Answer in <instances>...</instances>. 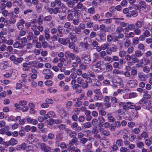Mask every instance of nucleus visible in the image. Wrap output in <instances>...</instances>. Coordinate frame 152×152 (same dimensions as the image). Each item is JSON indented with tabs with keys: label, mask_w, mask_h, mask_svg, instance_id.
I'll return each mask as SVG.
<instances>
[{
	"label": "nucleus",
	"mask_w": 152,
	"mask_h": 152,
	"mask_svg": "<svg viewBox=\"0 0 152 152\" xmlns=\"http://www.w3.org/2000/svg\"><path fill=\"white\" fill-rule=\"evenodd\" d=\"M75 82L83 89L87 88L88 87V82L84 80L81 77H79L75 79Z\"/></svg>",
	"instance_id": "nucleus-1"
},
{
	"label": "nucleus",
	"mask_w": 152,
	"mask_h": 152,
	"mask_svg": "<svg viewBox=\"0 0 152 152\" xmlns=\"http://www.w3.org/2000/svg\"><path fill=\"white\" fill-rule=\"evenodd\" d=\"M42 73L45 75V78L46 79L52 78L53 75L52 72L48 69H44L42 71Z\"/></svg>",
	"instance_id": "nucleus-2"
},
{
	"label": "nucleus",
	"mask_w": 152,
	"mask_h": 152,
	"mask_svg": "<svg viewBox=\"0 0 152 152\" xmlns=\"http://www.w3.org/2000/svg\"><path fill=\"white\" fill-rule=\"evenodd\" d=\"M47 10L48 12L50 14H53L54 15H57L60 13L61 12L60 7L58 6L54 8H48Z\"/></svg>",
	"instance_id": "nucleus-3"
},
{
	"label": "nucleus",
	"mask_w": 152,
	"mask_h": 152,
	"mask_svg": "<svg viewBox=\"0 0 152 152\" xmlns=\"http://www.w3.org/2000/svg\"><path fill=\"white\" fill-rule=\"evenodd\" d=\"M40 148L42 151L44 152H50L51 150V148L44 143H42L40 144Z\"/></svg>",
	"instance_id": "nucleus-4"
},
{
	"label": "nucleus",
	"mask_w": 152,
	"mask_h": 152,
	"mask_svg": "<svg viewBox=\"0 0 152 152\" xmlns=\"http://www.w3.org/2000/svg\"><path fill=\"white\" fill-rule=\"evenodd\" d=\"M110 49H107L106 51L108 54H111L112 52H115L117 50V47L115 44H112Z\"/></svg>",
	"instance_id": "nucleus-5"
},
{
	"label": "nucleus",
	"mask_w": 152,
	"mask_h": 152,
	"mask_svg": "<svg viewBox=\"0 0 152 152\" xmlns=\"http://www.w3.org/2000/svg\"><path fill=\"white\" fill-rule=\"evenodd\" d=\"M81 58L82 60L84 61V62L85 64H89L91 61L90 56L87 55H83L82 56Z\"/></svg>",
	"instance_id": "nucleus-6"
},
{
	"label": "nucleus",
	"mask_w": 152,
	"mask_h": 152,
	"mask_svg": "<svg viewBox=\"0 0 152 152\" xmlns=\"http://www.w3.org/2000/svg\"><path fill=\"white\" fill-rule=\"evenodd\" d=\"M78 1L79 0H69L66 4L68 8H73Z\"/></svg>",
	"instance_id": "nucleus-7"
},
{
	"label": "nucleus",
	"mask_w": 152,
	"mask_h": 152,
	"mask_svg": "<svg viewBox=\"0 0 152 152\" xmlns=\"http://www.w3.org/2000/svg\"><path fill=\"white\" fill-rule=\"evenodd\" d=\"M65 57L66 58H69L70 60H73L75 59L76 56L74 54L70 53L69 51H67L65 52Z\"/></svg>",
	"instance_id": "nucleus-8"
},
{
	"label": "nucleus",
	"mask_w": 152,
	"mask_h": 152,
	"mask_svg": "<svg viewBox=\"0 0 152 152\" xmlns=\"http://www.w3.org/2000/svg\"><path fill=\"white\" fill-rule=\"evenodd\" d=\"M127 84L130 87L134 88L137 86V81L135 80H129L128 81Z\"/></svg>",
	"instance_id": "nucleus-9"
},
{
	"label": "nucleus",
	"mask_w": 152,
	"mask_h": 152,
	"mask_svg": "<svg viewBox=\"0 0 152 152\" xmlns=\"http://www.w3.org/2000/svg\"><path fill=\"white\" fill-rule=\"evenodd\" d=\"M138 77L140 81H145L148 78V76L143 72H140L138 73Z\"/></svg>",
	"instance_id": "nucleus-10"
},
{
	"label": "nucleus",
	"mask_w": 152,
	"mask_h": 152,
	"mask_svg": "<svg viewBox=\"0 0 152 152\" xmlns=\"http://www.w3.org/2000/svg\"><path fill=\"white\" fill-rule=\"evenodd\" d=\"M131 104V102H120L119 105L122 106L124 110L126 111L128 110L129 109V105Z\"/></svg>",
	"instance_id": "nucleus-11"
},
{
	"label": "nucleus",
	"mask_w": 152,
	"mask_h": 152,
	"mask_svg": "<svg viewBox=\"0 0 152 152\" xmlns=\"http://www.w3.org/2000/svg\"><path fill=\"white\" fill-rule=\"evenodd\" d=\"M107 121L109 122H114L115 119L111 113H107L106 115Z\"/></svg>",
	"instance_id": "nucleus-12"
},
{
	"label": "nucleus",
	"mask_w": 152,
	"mask_h": 152,
	"mask_svg": "<svg viewBox=\"0 0 152 152\" xmlns=\"http://www.w3.org/2000/svg\"><path fill=\"white\" fill-rule=\"evenodd\" d=\"M76 83L75 79L71 80V84L72 85V87L73 90H77L80 86L79 84Z\"/></svg>",
	"instance_id": "nucleus-13"
},
{
	"label": "nucleus",
	"mask_w": 152,
	"mask_h": 152,
	"mask_svg": "<svg viewBox=\"0 0 152 152\" xmlns=\"http://www.w3.org/2000/svg\"><path fill=\"white\" fill-rule=\"evenodd\" d=\"M68 37L70 38L72 41L76 42L77 41V37L74 33L72 32L69 33L68 35Z\"/></svg>",
	"instance_id": "nucleus-14"
},
{
	"label": "nucleus",
	"mask_w": 152,
	"mask_h": 152,
	"mask_svg": "<svg viewBox=\"0 0 152 152\" xmlns=\"http://www.w3.org/2000/svg\"><path fill=\"white\" fill-rule=\"evenodd\" d=\"M9 66V64L7 61H4L3 63L0 64V68L2 70L6 69L7 67Z\"/></svg>",
	"instance_id": "nucleus-15"
},
{
	"label": "nucleus",
	"mask_w": 152,
	"mask_h": 152,
	"mask_svg": "<svg viewBox=\"0 0 152 152\" xmlns=\"http://www.w3.org/2000/svg\"><path fill=\"white\" fill-rule=\"evenodd\" d=\"M25 21L23 19H21L20 22L17 24V26L18 29L19 30H23L24 27L23 24L25 23Z\"/></svg>",
	"instance_id": "nucleus-16"
},
{
	"label": "nucleus",
	"mask_w": 152,
	"mask_h": 152,
	"mask_svg": "<svg viewBox=\"0 0 152 152\" xmlns=\"http://www.w3.org/2000/svg\"><path fill=\"white\" fill-rule=\"evenodd\" d=\"M26 119L27 122L29 123H30L34 125L37 124V121L34 119H33L31 117L26 118Z\"/></svg>",
	"instance_id": "nucleus-17"
},
{
	"label": "nucleus",
	"mask_w": 152,
	"mask_h": 152,
	"mask_svg": "<svg viewBox=\"0 0 152 152\" xmlns=\"http://www.w3.org/2000/svg\"><path fill=\"white\" fill-rule=\"evenodd\" d=\"M100 132L105 136H107L110 135V132L108 130H106L102 128H100L99 129Z\"/></svg>",
	"instance_id": "nucleus-18"
},
{
	"label": "nucleus",
	"mask_w": 152,
	"mask_h": 152,
	"mask_svg": "<svg viewBox=\"0 0 152 152\" xmlns=\"http://www.w3.org/2000/svg\"><path fill=\"white\" fill-rule=\"evenodd\" d=\"M36 139L35 135L34 134H29L28 137V141L31 143H32L35 141Z\"/></svg>",
	"instance_id": "nucleus-19"
},
{
	"label": "nucleus",
	"mask_w": 152,
	"mask_h": 152,
	"mask_svg": "<svg viewBox=\"0 0 152 152\" xmlns=\"http://www.w3.org/2000/svg\"><path fill=\"white\" fill-rule=\"evenodd\" d=\"M98 119L99 121L98 125L100 127L102 126L105 122L104 118L103 116H99L98 117Z\"/></svg>",
	"instance_id": "nucleus-20"
},
{
	"label": "nucleus",
	"mask_w": 152,
	"mask_h": 152,
	"mask_svg": "<svg viewBox=\"0 0 152 152\" xmlns=\"http://www.w3.org/2000/svg\"><path fill=\"white\" fill-rule=\"evenodd\" d=\"M44 35L46 39H48L50 37V34H49L50 31L48 28H46L44 30Z\"/></svg>",
	"instance_id": "nucleus-21"
},
{
	"label": "nucleus",
	"mask_w": 152,
	"mask_h": 152,
	"mask_svg": "<svg viewBox=\"0 0 152 152\" xmlns=\"http://www.w3.org/2000/svg\"><path fill=\"white\" fill-rule=\"evenodd\" d=\"M28 105L30 107V113L31 114L35 113L36 112V111L34 109L35 107L34 104L33 103H29Z\"/></svg>",
	"instance_id": "nucleus-22"
},
{
	"label": "nucleus",
	"mask_w": 152,
	"mask_h": 152,
	"mask_svg": "<svg viewBox=\"0 0 152 152\" xmlns=\"http://www.w3.org/2000/svg\"><path fill=\"white\" fill-rule=\"evenodd\" d=\"M15 73L14 75L15 77H16L18 75L17 71L15 70H13L12 73H7L4 75V76L6 77H9L12 76V74L14 73Z\"/></svg>",
	"instance_id": "nucleus-23"
},
{
	"label": "nucleus",
	"mask_w": 152,
	"mask_h": 152,
	"mask_svg": "<svg viewBox=\"0 0 152 152\" xmlns=\"http://www.w3.org/2000/svg\"><path fill=\"white\" fill-rule=\"evenodd\" d=\"M118 34V35L115 36L113 39V41L114 42L118 41L120 39H122L124 37V35L123 34L121 33Z\"/></svg>",
	"instance_id": "nucleus-24"
},
{
	"label": "nucleus",
	"mask_w": 152,
	"mask_h": 152,
	"mask_svg": "<svg viewBox=\"0 0 152 152\" xmlns=\"http://www.w3.org/2000/svg\"><path fill=\"white\" fill-rule=\"evenodd\" d=\"M14 48H23L22 44L18 41L15 42L13 45Z\"/></svg>",
	"instance_id": "nucleus-25"
},
{
	"label": "nucleus",
	"mask_w": 152,
	"mask_h": 152,
	"mask_svg": "<svg viewBox=\"0 0 152 152\" xmlns=\"http://www.w3.org/2000/svg\"><path fill=\"white\" fill-rule=\"evenodd\" d=\"M102 62L100 61H97L96 64L95 65V66L96 68H99L100 70L103 71L105 70V68L101 67V66L102 65Z\"/></svg>",
	"instance_id": "nucleus-26"
},
{
	"label": "nucleus",
	"mask_w": 152,
	"mask_h": 152,
	"mask_svg": "<svg viewBox=\"0 0 152 152\" xmlns=\"http://www.w3.org/2000/svg\"><path fill=\"white\" fill-rule=\"evenodd\" d=\"M106 69L108 72H110L113 69V67L111 64L106 63L105 64Z\"/></svg>",
	"instance_id": "nucleus-27"
},
{
	"label": "nucleus",
	"mask_w": 152,
	"mask_h": 152,
	"mask_svg": "<svg viewBox=\"0 0 152 152\" xmlns=\"http://www.w3.org/2000/svg\"><path fill=\"white\" fill-rule=\"evenodd\" d=\"M65 132L67 134H69V136L71 138L74 137V132H72L71 129L67 128V129H65Z\"/></svg>",
	"instance_id": "nucleus-28"
},
{
	"label": "nucleus",
	"mask_w": 152,
	"mask_h": 152,
	"mask_svg": "<svg viewBox=\"0 0 152 152\" xmlns=\"http://www.w3.org/2000/svg\"><path fill=\"white\" fill-rule=\"evenodd\" d=\"M78 141L77 138L76 137H74L71 140L69 141V142L68 145H72L75 143H77Z\"/></svg>",
	"instance_id": "nucleus-29"
},
{
	"label": "nucleus",
	"mask_w": 152,
	"mask_h": 152,
	"mask_svg": "<svg viewBox=\"0 0 152 152\" xmlns=\"http://www.w3.org/2000/svg\"><path fill=\"white\" fill-rule=\"evenodd\" d=\"M88 13L89 15H93L95 13V10L94 7L88 8Z\"/></svg>",
	"instance_id": "nucleus-30"
},
{
	"label": "nucleus",
	"mask_w": 152,
	"mask_h": 152,
	"mask_svg": "<svg viewBox=\"0 0 152 152\" xmlns=\"http://www.w3.org/2000/svg\"><path fill=\"white\" fill-rule=\"evenodd\" d=\"M1 5L2 6H4V7L2 8V9H5L6 6L8 8H11L12 5V2L10 1H8L6 3V4H2Z\"/></svg>",
	"instance_id": "nucleus-31"
},
{
	"label": "nucleus",
	"mask_w": 152,
	"mask_h": 152,
	"mask_svg": "<svg viewBox=\"0 0 152 152\" xmlns=\"http://www.w3.org/2000/svg\"><path fill=\"white\" fill-rule=\"evenodd\" d=\"M23 60V58L22 57L16 58L15 61H13L14 64L17 65L19 63H21Z\"/></svg>",
	"instance_id": "nucleus-32"
},
{
	"label": "nucleus",
	"mask_w": 152,
	"mask_h": 152,
	"mask_svg": "<svg viewBox=\"0 0 152 152\" xmlns=\"http://www.w3.org/2000/svg\"><path fill=\"white\" fill-rule=\"evenodd\" d=\"M131 76V79H133L134 78V76L137 75V70L134 69H132L130 73Z\"/></svg>",
	"instance_id": "nucleus-33"
},
{
	"label": "nucleus",
	"mask_w": 152,
	"mask_h": 152,
	"mask_svg": "<svg viewBox=\"0 0 152 152\" xmlns=\"http://www.w3.org/2000/svg\"><path fill=\"white\" fill-rule=\"evenodd\" d=\"M82 127L85 128H89L91 126V124L89 122H87L82 124Z\"/></svg>",
	"instance_id": "nucleus-34"
},
{
	"label": "nucleus",
	"mask_w": 152,
	"mask_h": 152,
	"mask_svg": "<svg viewBox=\"0 0 152 152\" xmlns=\"http://www.w3.org/2000/svg\"><path fill=\"white\" fill-rule=\"evenodd\" d=\"M52 19V17L51 15H48L45 16L43 18V20L46 22H49L51 21Z\"/></svg>",
	"instance_id": "nucleus-35"
},
{
	"label": "nucleus",
	"mask_w": 152,
	"mask_h": 152,
	"mask_svg": "<svg viewBox=\"0 0 152 152\" xmlns=\"http://www.w3.org/2000/svg\"><path fill=\"white\" fill-rule=\"evenodd\" d=\"M146 7V4L144 1H141L139 3V7L140 8H143L145 9Z\"/></svg>",
	"instance_id": "nucleus-36"
},
{
	"label": "nucleus",
	"mask_w": 152,
	"mask_h": 152,
	"mask_svg": "<svg viewBox=\"0 0 152 152\" xmlns=\"http://www.w3.org/2000/svg\"><path fill=\"white\" fill-rule=\"evenodd\" d=\"M102 144L105 148H107L110 145V142L109 141L106 140H103L102 142Z\"/></svg>",
	"instance_id": "nucleus-37"
},
{
	"label": "nucleus",
	"mask_w": 152,
	"mask_h": 152,
	"mask_svg": "<svg viewBox=\"0 0 152 152\" xmlns=\"http://www.w3.org/2000/svg\"><path fill=\"white\" fill-rule=\"evenodd\" d=\"M58 41L59 43L63 45H67V43L66 42L65 39L59 38L58 39Z\"/></svg>",
	"instance_id": "nucleus-38"
},
{
	"label": "nucleus",
	"mask_w": 152,
	"mask_h": 152,
	"mask_svg": "<svg viewBox=\"0 0 152 152\" xmlns=\"http://www.w3.org/2000/svg\"><path fill=\"white\" fill-rule=\"evenodd\" d=\"M136 145L138 148L139 149H141L144 148V144L142 142L139 141L136 143Z\"/></svg>",
	"instance_id": "nucleus-39"
},
{
	"label": "nucleus",
	"mask_w": 152,
	"mask_h": 152,
	"mask_svg": "<svg viewBox=\"0 0 152 152\" xmlns=\"http://www.w3.org/2000/svg\"><path fill=\"white\" fill-rule=\"evenodd\" d=\"M10 143L11 145L13 146L16 145L17 142V140L14 138H11L10 140Z\"/></svg>",
	"instance_id": "nucleus-40"
},
{
	"label": "nucleus",
	"mask_w": 152,
	"mask_h": 152,
	"mask_svg": "<svg viewBox=\"0 0 152 152\" xmlns=\"http://www.w3.org/2000/svg\"><path fill=\"white\" fill-rule=\"evenodd\" d=\"M134 33L132 32H130L128 34H126L125 35L126 37L128 38H133L134 37Z\"/></svg>",
	"instance_id": "nucleus-41"
},
{
	"label": "nucleus",
	"mask_w": 152,
	"mask_h": 152,
	"mask_svg": "<svg viewBox=\"0 0 152 152\" xmlns=\"http://www.w3.org/2000/svg\"><path fill=\"white\" fill-rule=\"evenodd\" d=\"M136 28H140L142 26V23L140 20L137 21L135 23V25Z\"/></svg>",
	"instance_id": "nucleus-42"
},
{
	"label": "nucleus",
	"mask_w": 152,
	"mask_h": 152,
	"mask_svg": "<svg viewBox=\"0 0 152 152\" xmlns=\"http://www.w3.org/2000/svg\"><path fill=\"white\" fill-rule=\"evenodd\" d=\"M134 33L135 35H139L141 33V31L139 28H135L134 30Z\"/></svg>",
	"instance_id": "nucleus-43"
},
{
	"label": "nucleus",
	"mask_w": 152,
	"mask_h": 152,
	"mask_svg": "<svg viewBox=\"0 0 152 152\" xmlns=\"http://www.w3.org/2000/svg\"><path fill=\"white\" fill-rule=\"evenodd\" d=\"M142 69L143 72L146 73H149L150 70V68L147 66L143 67Z\"/></svg>",
	"instance_id": "nucleus-44"
},
{
	"label": "nucleus",
	"mask_w": 152,
	"mask_h": 152,
	"mask_svg": "<svg viewBox=\"0 0 152 152\" xmlns=\"http://www.w3.org/2000/svg\"><path fill=\"white\" fill-rule=\"evenodd\" d=\"M103 98V96L102 95H95L94 97V99L95 100L98 101L102 99Z\"/></svg>",
	"instance_id": "nucleus-45"
},
{
	"label": "nucleus",
	"mask_w": 152,
	"mask_h": 152,
	"mask_svg": "<svg viewBox=\"0 0 152 152\" xmlns=\"http://www.w3.org/2000/svg\"><path fill=\"white\" fill-rule=\"evenodd\" d=\"M135 56L136 57L140 58V57L141 56H142L143 55V53H142L141 51L139 50H136L135 52Z\"/></svg>",
	"instance_id": "nucleus-46"
},
{
	"label": "nucleus",
	"mask_w": 152,
	"mask_h": 152,
	"mask_svg": "<svg viewBox=\"0 0 152 152\" xmlns=\"http://www.w3.org/2000/svg\"><path fill=\"white\" fill-rule=\"evenodd\" d=\"M123 72V71H119L118 69H114L113 71V74L115 75L122 74Z\"/></svg>",
	"instance_id": "nucleus-47"
},
{
	"label": "nucleus",
	"mask_w": 152,
	"mask_h": 152,
	"mask_svg": "<svg viewBox=\"0 0 152 152\" xmlns=\"http://www.w3.org/2000/svg\"><path fill=\"white\" fill-rule=\"evenodd\" d=\"M7 48V47L5 45L3 44L0 46V53H1L5 51Z\"/></svg>",
	"instance_id": "nucleus-48"
},
{
	"label": "nucleus",
	"mask_w": 152,
	"mask_h": 152,
	"mask_svg": "<svg viewBox=\"0 0 152 152\" xmlns=\"http://www.w3.org/2000/svg\"><path fill=\"white\" fill-rule=\"evenodd\" d=\"M75 42H74V41H71L70 43H69L68 46L69 48L71 49H75L76 48V47H75Z\"/></svg>",
	"instance_id": "nucleus-49"
},
{
	"label": "nucleus",
	"mask_w": 152,
	"mask_h": 152,
	"mask_svg": "<svg viewBox=\"0 0 152 152\" xmlns=\"http://www.w3.org/2000/svg\"><path fill=\"white\" fill-rule=\"evenodd\" d=\"M74 31L76 34H79L81 32L80 28L79 27H76L74 29Z\"/></svg>",
	"instance_id": "nucleus-50"
},
{
	"label": "nucleus",
	"mask_w": 152,
	"mask_h": 152,
	"mask_svg": "<svg viewBox=\"0 0 152 152\" xmlns=\"http://www.w3.org/2000/svg\"><path fill=\"white\" fill-rule=\"evenodd\" d=\"M34 33L32 32L29 31L28 33L27 38L28 40H31L32 39V37Z\"/></svg>",
	"instance_id": "nucleus-51"
},
{
	"label": "nucleus",
	"mask_w": 152,
	"mask_h": 152,
	"mask_svg": "<svg viewBox=\"0 0 152 152\" xmlns=\"http://www.w3.org/2000/svg\"><path fill=\"white\" fill-rule=\"evenodd\" d=\"M87 74L88 76L92 77L93 78H95L96 76V75L92 71L90 70L88 71Z\"/></svg>",
	"instance_id": "nucleus-52"
},
{
	"label": "nucleus",
	"mask_w": 152,
	"mask_h": 152,
	"mask_svg": "<svg viewBox=\"0 0 152 152\" xmlns=\"http://www.w3.org/2000/svg\"><path fill=\"white\" fill-rule=\"evenodd\" d=\"M104 61H107L109 62H112V58L111 57L108 56H105L104 58Z\"/></svg>",
	"instance_id": "nucleus-53"
},
{
	"label": "nucleus",
	"mask_w": 152,
	"mask_h": 152,
	"mask_svg": "<svg viewBox=\"0 0 152 152\" xmlns=\"http://www.w3.org/2000/svg\"><path fill=\"white\" fill-rule=\"evenodd\" d=\"M123 74L126 77L131 79V76L130 73L129 72L125 71L123 72Z\"/></svg>",
	"instance_id": "nucleus-54"
},
{
	"label": "nucleus",
	"mask_w": 152,
	"mask_h": 152,
	"mask_svg": "<svg viewBox=\"0 0 152 152\" xmlns=\"http://www.w3.org/2000/svg\"><path fill=\"white\" fill-rule=\"evenodd\" d=\"M48 138L50 140L53 139L55 137V135L52 133H49L47 135Z\"/></svg>",
	"instance_id": "nucleus-55"
},
{
	"label": "nucleus",
	"mask_w": 152,
	"mask_h": 152,
	"mask_svg": "<svg viewBox=\"0 0 152 152\" xmlns=\"http://www.w3.org/2000/svg\"><path fill=\"white\" fill-rule=\"evenodd\" d=\"M116 143L118 146L120 147L122 146L123 145V141L122 140L120 139H118L116 140Z\"/></svg>",
	"instance_id": "nucleus-56"
},
{
	"label": "nucleus",
	"mask_w": 152,
	"mask_h": 152,
	"mask_svg": "<svg viewBox=\"0 0 152 152\" xmlns=\"http://www.w3.org/2000/svg\"><path fill=\"white\" fill-rule=\"evenodd\" d=\"M102 50H105L106 49H108V48L109 46V45L107 43H104L101 46Z\"/></svg>",
	"instance_id": "nucleus-57"
},
{
	"label": "nucleus",
	"mask_w": 152,
	"mask_h": 152,
	"mask_svg": "<svg viewBox=\"0 0 152 152\" xmlns=\"http://www.w3.org/2000/svg\"><path fill=\"white\" fill-rule=\"evenodd\" d=\"M99 114L101 116H103L106 115L107 113L106 112L102 110H99Z\"/></svg>",
	"instance_id": "nucleus-58"
},
{
	"label": "nucleus",
	"mask_w": 152,
	"mask_h": 152,
	"mask_svg": "<svg viewBox=\"0 0 152 152\" xmlns=\"http://www.w3.org/2000/svg\"><path fill=\"white\" fill-rule=\"evenodd\" d=\"M88 141V139L84 137L80 139V142L82 145H84Z\"/></svg>",
	"instance_id": "nucleus-59"
},
{
	"label": "nucleus",
	"mask_w": 152,
	"mask_h": 152,
	"mask_svg": "<svg viewBox=\"0 0 152 152\" xmlns=\"http://www.w3.org/2000/svg\"><path fill=\"white\" fill-rule=\"evenodd\" d=\"M126 54V52L125 50H121L119 53V55L120 57H123L125 56Z\"/></svg>",
	"instance_id": "nucleus-60"
},
{
	"label": "nucleus",
	"mask_w": 152,
	"mask_h": 152,
	"mask_svg": "<svg viewBox=\"0 0 152 152\" xmlns=\"http://www.w3.org/2000/svg\"><path fill=\"white\" fill-rule=\"evenodd\" d=\"M139 42V39L137 37H135L132 40V43L135 45L137 44Z\"/></svg>",
	"instance_id": "nucleus-61"
},
{
	"label": "nucleus",
	"mask_w": 152,
	"mask_h": 152,
	"mask_svg": "<svg viewBox=\"0 0 152 152\" xmlns=\"http://www.w3.org/2000/svg\"><path fill=\"white\" fill-rule=\"evenodd\" d=\"M140 104L142 105H146L147 103V101H146L144 99H142L139 102Z\"/></svg>",
	"instance_id": "nucleus-62"
},
{
	"label": "nucleus",
	"mask_w": 152,
	"mask_h": 152,
	"mask_svg": "<svg viewBox=\"0 0 152 152\" xmlns=\"http://www.w3.org/2000/svg\"><path fill=\"white\" fill-rule=\"evenodd\" d=\"M80 68L82 70H85L88 69V67L86 65L84 64H80L79 66Z\"/></svg>",
	"instance_id": "nucleus-63"
},
{
	"label": "nucleus",
	"mask_w": 152,
	"mask_h": 152,
	"mask_svg": "<svg viewBox=\"0 0 152 152\" xmlns=\"http://www.w3.org/2000/svg\"><path fill=\"white\" fill-rule=\"evenodd\" d=\"M152 140L149 139H146L145 141V143L146 145L148 146H149L152 144Z\"/></svg>",
	"instance_id": "nucleus-64"
}]
</instances>
